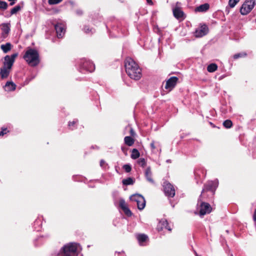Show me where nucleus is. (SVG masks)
<instances>
[{
	"label": "nucleus",
	"mask_w": 256,
	"mask_h": 256,
	"mask_svg": "<svg viewBox=\"0 0 256 256\" xmlns=\"http://www.w3.org/2000/svg\"><path fill=\"white\" fill-rule=\"evenodd\" d=\"M122 183L124 185L132 184L134 183V180L132 178H129L126 179L124 180H122Z\"/></svg>",
	"instance_id": "obj_26"
},
{
	"label": "nucleus",
	"mask_w": 256,
	"mask_h": 256,
	"mask_svg": "<svg viewBox=\"0 0 256 256\" xmlns=\"http://www.w3.org/2000/svg\"><path fill=\"white\" fill-rule=\"evenodd\" d=\"M178 80V78L176 76L170 78L166 82L165 88L169 91L172 90L176 85Z\"/></svg>",
	"instance_id": "obj_9"
},
{
	"label": "nucleus",
	"mask_w": 256,
	"mask_h": 256,
	"mask_svg": "<svg viewBox=\"0 0 256 256\" xmlns=\"http://www.w3.org/2000/svg\"><path fill=\"white\" fill-rule=\"evenodd\" d=\"M12 46V44L8 42L5 44H2L0 46V48L4 53H6L11 50Z\"/></svg>",
	"instance_id": "obj_21"
},
{
	"label": "nucleus",
	"mask_w": 256,
	"mask_h": 256,
	"mask_svg": "<svg viewBox=\"0 0 256 256\" xmlns=\"http://www.w3.org/2000/svg\"><path fill=\"white\" fill-rule=\"evenodd\" d=\"M239 2L240 0H229L228 5L231 8H233Z\"/></svg>",
	"instance_id": "obj_27"
},
{
	"label": "nucleus",
	"mask_w": 256,
	"mask_h": 256,
	"mask_svg": "<svg viewBox=\"0 0 256 256\" xmlns=\"http://www.w3.org/2000/svg\"><path fill=\"white\" fill-rule=\"evenodd\" d=\"M84 30L86 33L89 32L91 30H90L89 28H84Z\"/></svg>",
	"instance_id": "obj_43"
},
{
	"label": "nucleus",
	"mask_w": 256,
	"mask_h": 256,
	"mask_svg": "<svg viewBox=\"0 0 256 256\" xmlns=\"http://www.w3.org/2000/svg\"><path fill=\"white\" fill-rule=\"evenodd\" d=\"M8 132L6 128H2V131L0 132V136H4V134H6Z\"/></svg>",
	"instance_id": "obj_37"
},
{
	"label": "nucleus",
	"mask_w": 256,
	"mask_h": 256,
	"mask_svg": "<svg viewBox=\"0 0 256 256\" xmlns=\"http://www.w3.org/2000/svg\"><path fill=\"white\" fill-rule=\"evenodd\" d=\"M150 147L152 148V150H154L156 148V146H154V142H152L151 144H150Z\"/></svg>",
	"instance_id": "obj_38"
},
{
	"label": "nucleus",
	"mask_w": 256,
	"mask_h": 256,
	"mask_svg": "<svg viewBox=\"0 0 256 256\" xmlns=\"http://www.w3.org/2000/svg\"><path fill=\"white\" fill-rule=\"evenodd\" d=\"M218 186V180H215L214 182H210L208 183V184L206 186L205 188L202 191V193H203L205 190H210L212 192H214L216 188Z\"/></svg>",
	"instance_id": "obj_11"
},
{
	"label": "nucleus",
	"mask_w": 256,
	"mask_h": 256,
	"mask_svg": "<svg viewBox=\"0 0 256 256\" xmlns=\"http://www.w3.org/2000/svg\"><path fill=\"white\" fill-rule=\"evenodd\" d=\"M256 4L255 0H246L240 8V13L242 15L248 14Z\"/></svg>",
	"instance_id": "obj_4"
},
{
	"label": "nucleus",
	"mask_w": 256,
	"mask_h": 256,
	"mask_svg": "<svg viewBox=\"0 0 256 256\" xmlns=\"http://www.w3.org/2000/svg\"><path fill=\"white\" fill-rule=\"evenodd\" d=\"M208 32V28L207 26L202 24L196 30L195 36L197 38H200L206 35Z\"/></svg>",
	"instance_id": "obj_7"
},
{
	"label": "nucleus",
	"mask_w": 256,
	"mask_h": 256,
	"mask_svg": "<svg viewBox=\"0 0 256 256\" xmlns=\"http://www.w3.org/2000/svg\"><path fill=\"white\" fill-rule=\"evenodd\" d=\"M218 68V66L215 64H212L208 65L207 67V70L210 72H215Z\"/></svg>",
	"instance_id": "obj_22"
},
{
	"label": "nucleus",
	"mask_w": 256,
	"mask_h": 256,
	"mask_svg": "<svg viewBox=\"0 0 256 256\" xmlns=\"http://www.w3.org/2000/svg\"><path fill=\"white\" fill-rule=\"evenodd\" d=\"M253 218H254V221H256V209L254 210Z\"/></svg>",
	"instance_id": "obj_39"
},
{
	"label": "nucleus",
	"mask_w": 256,
	"mask_h": 256,
	"mask_svg": "<svg viewBox=\"0 0 256 256\" xmlns=\"http://www.w3.org/2000/svg\"><path fill=\"white\" fill-rule=\"evenodd\" d=\"M62 0H48L50 4H56L60 2Z\"/></svg>",
	"instance_id": "obj_33"
},
{
	"label": "nucleus",
	"mask_w": 256,
	"mask_h": 256,
	"mask_svg": "<svg viewBox=\"0 0 256 256\" xmlns=\"http://www.w3.org/2000/svg\"><path fill=\"white\" fill-rule=\"evenodd\" d=\"M130 133L132 135H133L134 134V132L132 129L130 130Z\"/></svg>",
	"instance_id": "obj_44"
},
{
	"label": "nucleus",
	"mask_w": 256,
	"mask_h": 256,
	"mask_svg": "<svg viewBox=\"0 0 256 256\" xmlns=\"http://www.w3.org/2000/svg\"><path fill=\"white\" fill-rule=\"evenodd\" d=\"M132 201L136 202L137 204L138 208L140 210H143L146 206L144 198L140 194H134L130 197Z\"/></svg>",
	"instance_id": "obj_5"
},
{
	"label": "nucleus",
	"mask_w": 256,
	"mask_h": 256,
	"mask_svg": "<svg viewBox=\"0 0 256 256\" xmlns=\"http://www.w3.org/2000/svg\"><path fill=\"white\" fill-rule=\"evenodd\" d=\"M123 211L124 212L125 214L126 215H127L128 216H131L132 214V213L131 211L130 210V209L128 208V207L126 208V209H124L123 210Z\"/></svg>",
	"instance_id": "obj_34"
},
{
	"label": "nucleus",
	"mask_w": 256,
	"mask_h": 256,
	"mask_svg": "<svg viewBox=\"0 0 256 256\" xmlns=\"http://www.w3.org/2000/svg\"><path fill=\"white\" fill-rule=\"evenodd\" d=\"M79 246L76 243H70L64 246L58 256H78Z\"/></svg>",
	"instance_id": "obj_2"
},
{
	"label": "nucleus",
	"mask_w": 256,
	"mask_h": 256,
	"mask_svg": "<svg viewBox=\"0 0 256 256\" xmlns=\"http://www.w3.org/2000/svg\"><path fill=\"white\" fill-rule=\"evenodd\" d=\"M2 26V36L5 38L8 36L10 31V24L8 23H3L1 24Z\"/></svg>",
	"instance_id": "obj_12"
},
{
	"label": "nucleus",
	"mask_w": 256,
	"mask_h": 256,
	"mask_svg": "<svg viewBox=\"0 0 256 256\" xmlns=\"http://www.w3.org/2000/svg\"><path fill=\"white\" fill-rule=\"evenodd\" d=\"M209 4H204L197 7L195 10L198 12H204L206 11L209 8Z\"/></svg>",
	"instance_id": "obj_19"
},
{
	"label": "nucleus",
	"mask_w": 256,
	"mask_h": 256,
	"mask_svg": "<svg viewBox=\"0 0 256 256\" xmlns=\"http://www.w3.org/2000/svg\"><path fill=\"white\" fill-rule=\"evenodd\" d=\"M140 156L139 152L136 148H134L132 150V154H131V158L132 159H136L138 158Z\"/></svg>",
	"instance_id": "obj_24"
},
{
	"label": "nucleus",
	"mask_w": 256,
	"mask_h": 256,
	"mask_svg": "<svg viewBox=\"0 0 256 256\" xmlns=\"http://www.w3.org/2000/svg\"><path fill=\"white\" fill-rule=\"evenodd\" d=\"M165 228L168 230L170 231L171 228L168 226V222L166 220H162L158 224V228H160V230H162V228Z\"/></svg>",
	"instance_id": "obj_16"
},
{
	"label": "nucleus",
	"mask_w": 256,
	"mask_h": 256,
	"mask_svg": "<svg viewBox=\"0 0 256 256\" xmlns=\"http://www.w3.org/2000/svg\"><path fill=\"white\" fill-rule=\"evenodd\" d=\"M55 29L58 38H62L65 33L64 26L62 24H58L55 26Z\"/></svg>",
	"instance_id": "obj_10"
},
{
	"label": "nucleus",
	"mask_w": 256,
	"mask_h": 256,
	"mask_svg": "<svg viewBox=\"0 0 256 256\" xmlns=\"http://www.w3.org/2000/svg\"><path fill=\"white\" fill-rule=\"evenodd\" d=\"M75 124L74 121L70 122H69V126H70L72 125H74Z\"/></svg>",
	"instance_id": "obj_42"
},
{
	"label": "nucleus",
	"mask_w": 256,
	"mask_h": 256,
	"mask_svg": "<svg viewBox=\"0 0 256 256\" xmlns=\"http://www.w3.org/2000/svg\"><path fill=\"white\" fill-rule=\"evenodd\" d=\"M145 176L147 179V180L151 182L154 183V180L152 178V172L150 168H148L146 169V172H145Z\"/></svg>",
	"instance_id": "obj_20"
},
{
	"label": "nucleus",
	"mask_w": 256,
	"mask_h": 256,
	"mask_svg": "<svg viewBox=\"0 0 256 256\" xmlns=\"http://www.w3.org/2000/svg\"><path fill=\"white\" fill-rule=\"evenodd\" d=\"M94 70V68H92L91 70H89L90 72H92Z\"/></svg>",
	"instance_id": "obj_45"
},
{
	"label": "nucleus",
	"mask_w": 256,
	"mask_h": 256,
	"mask_svg": "<svg viewBox=\"0 0 256 256\" xmlns=\"http://www.w3.org/2000/svg\"><path fill=\"white\" fill-rule=\"evenodd\" d=\"M124 142L128 146H132L134 143V140L130 136H126L124 138Z\"/></svg>",
	"instance_id": "obj_23"
},
{
	"label": "nucleus",
	"mask_w": 256,
	"mask_h": 256,
	"mask_svg": "<svg viewBox=\"0 0 256 256\" xmlns=\"http://www.w3.org/2000/svg\"><path fill=\"white\" fill-rule=\"evenodd\" d=\"M246 55V53L242 52V53H239V54H236L234 55L233 57H234V58L237 59V58H239L244 57Z\"/></svg>",
	"instance_id": "obj_32"
},
{
	"label": "nucleus",
	"mask_w": 256,
	"mask_h": 256,
	"mask_svg": "<svg viewBox=\"0 0 256 256\" xmlns=\"http://www.w3.org/2000/svg\"><path fill=\"white\" fill-rule=\"evenodd\" d=\"M24 58L32 66H36L39 63L38 52L32 48H29L26 51Z\"/></svg>",
	"instance_id": "obj_3"
},
{
	"label": "nucleus",
	"mask_w": 256,
	"mask_h": 256,
	"mask_svg": "<svg viewBox=\"0 0 256 256\" xmlns=\"http://www.w3.org/2000/svg\"><path fill=\"white\" fill-rule=\"evenodd\" d=\"M163 186L164 191L168 196L173 197L175 195V190L170 184L168 182H164Z\"/></svg>",
	"instance_id": "obj_6"
},
{
	"label": "nucleus",
	"mask_w": 256,
	"mask_h": 256,
	"mask_svg": "<svg viewBox=\"0 0 256 256\" xmlns=\"http://www.w3.org/2000/svg\"><path fill=\"white\" fill-rule=\"evenodd\" d=\"M212 208L210 204L206 202H202L200 206V214L204 216L211 212Z\"/></svg>",
	"instance_id": "obj_8"
},
{
	"label": "nucleus",
	"mask_w": 256,
	"mask_h": 256,
	"mask_svg": "<svg viewBox=\"0 0 256 256\" xmlns=\"http://www.w3.org/2000/svg\"><path fill=\"white\" fill-rule=\"evenodd\" d=\"M146 1H147V2L148 4H150V5H152L153 4V2H152V0H146Z\"/></svg>",
	"instance_id": "obj_40"
},
{
	"label": "nucleus",
	"mask_w": 256,
	"mask_h": 256,
	"mask_svg": "<svg viewBox=\"0 0 256 256\" xmlns=\"http://www.w3.org/2000/svg\"><path fill=\"white\" fill-rule=\"evenodd\" d=\"M120 206L122 210L126 209V208L128 207L127 204L126 203L124 200H120Z\"/></svg>",
	"instance_id": "obj_31"
},
{
	"label": "nucleus",
	"mask_w": 256,
	"mask_h": 256,
	"mask_svg": "<svg viewBox=\"0 0 256 256\" xmlns=\"http://www.w3.org/2000/svg\"><path fill=\"white\" fill-rule=\"evenodd\" d=\"M8 8V4L6 2L0 0V9L6 10Z\"/></svg>",
	"instance_id": "obj_30"
},
{
	"label": "nucleus",
	"mask_w": 256,
	"mask_h": 256,
	"mask_svg": "<svg viewBox=\"0 0 256 256\" xmlns=\"http://www.w3.org/2000/svg\"><path fill=\"white\" fill-rule=\"evenodd\" d=\"M4 90L7 92L14 90L16 88V85L12 82H8L4 86Z\"/></svg>",
	"instance_id": "obj_15"
},
{
	"label": "nucleus",
	"mask_w": 256,
	"mask_h": 256,
	"mask_svg": "<svg viewBox=\"0 0 256 256\" xmlns=\"http://www.w3.org/2000/svg\"><path fill=\"white\" fill-rule=\"evenodd\" d=\"M125 68L126 74L131 78L138 80L141 78L142 70L138 64L131 58H126Z\"/></svg>",
	"instance_id": "obj_1"
},
{
	"label": "nucleus",
	"mask_w": 256,
	"mask_h": 256,
	"mask_svg": "<svg viewBox=\"0 0 256 256\" xmlns=\"http://www.w3.org/2000/svg\"><path fill=\"white\" fill-rule=\"evenodd\" d=\"M136 238L138 241L139 244L142 245L143 242H146L148 240V237L144 234H139L136 236Z\"/></svg>",
	"instance_id": "obj_18"
},
{
	"label": "nucleus",
	"mask_w": 256,
	"mask_h": 256,
	"mask_svg": "<svg viewBox=\"0 0 256 256\" xmlns=\"http://www.w3.org/2000/svg\"><path fill=\"white\" fill-rule=\"evenodd\" d=\"M138 164L142 167L146 165V160L144 158H140L138 160Z\"/></svg>",
	"instance_id": "obj_29"
},
{
	"label": "nucleus",
	"mask_w": 256,
	"mask_h": 256,
	"mask_svg": "<svg viewBox=\"0 0 256 256\" xmlns=\"http://www.w3.org/2000/svg\"><path fill=\"white\" fill-rule=\"evenodd\" d=\"M18 56V54H12L11 56H10V58L11 60H12V62H14L16 58Z\"/></svg>",
	"instance_id": "obj_36"
},
{
	"label": "nucleus",
	"mask_w": 256,
	"mask_h": 256,
	"mask_svg": "<svg viewBox=\"0 0 256 256\" xmlns=\"http://www.w3.org/2000/svg\"><path fill=\"white\" fill-rule=\"evenodd\" d=\"M21 6L18 5L14 6V8H12L11 10L10 11V14H16V12H18V11H20L21 10Z\"/></svg>",
	"instance_id": "obj_25"
},
{
	"label": "nucleus",
	"mask_w": 256,
	"mask_h": 256,
	"mask_svg": "<svg viewBox=\"0 0 256 256\" xmlns=\"http://www.w3.org/2000/svg\"><path fill=\"white\" fill-rule=\"evenodd\" d=\"M10 70L4 68H0V76L2 79L6 78L8 77Z\"/></svg>",
	"instance_id": "obj_17"
},
{
	"label": "nucleus",
	"mask_w": 256,
	"mask_h": 256,
	"mask_svg": "<svg viewBox=\"0 0 256 256\" xmlns=\"http://www.w3.org/2000/svg\"><path fill=\"white\" fill-rule=\"evenodd\" d=\"M14 63V62H12V60L10 59V56H6L4 58V62L2 68L8 69L10 70Z\"/></svg>",
	"instance_id": "obj_13"
},
{
	"label": "nucleus",
	"mask_w": 256,
	"mask_h": 256,
	"mask_svg": "<svg viewBox=\"0 0 256 256\" xmlns=\"http://www.w3.org/2000/svg\"><path fill=\"white\" fill-rule=\"evenodd\" d=\"M173 14L176 18L177 19L184 18L183 12L178 8H176L173 10Z\"/></svg>",
	"instance_id": "obj_14"
},
{
	"label": "nucleus",
	"mask_w": 256,
	"mask_h": 256,
	"mask_svg": "<svg viewBox=\"0 0 256 256\" xmlns=\"http://www.w3.org/2000/svg\"><path fill=\"white\" fill-rule=\"evenodd\" d=\"M123 168L124 169L126 172H128L131 170V166L128 164H124L123 166Z\"/></svg>",
	"instance_id": "obj_35"
},
{
	"label": "nucleus",
	"mask_w": 256,
	"mask_h": 256,
	"mask_svg": "<svg viewBox=\"0 0 256 256\" xmlns=\"http://www.w3.org/2000/svg\"><path fill=\"white\" fill-rule=\"evenodd\" d=\"M223 125L225 128H228L232 126V122L231 120H228L224 122Z\"/></svg>",
	"instance_id": "obj_28"
},
{
	"label": "nucleus",
	"mask_w": 256,
	"mask_h": 256,
	"mask_svg": "<svg viewBox=\"0 0 256 256\" xmlns=\"http://www.w3.org/2000/svg\"><path fill=\"white\" fill-rule=\"evenodd\" d=\"M104 164V160H102L100 161V166H103V165Z\"/></svg>",
	"instance_id": "obj_41"
}]
</instances>
